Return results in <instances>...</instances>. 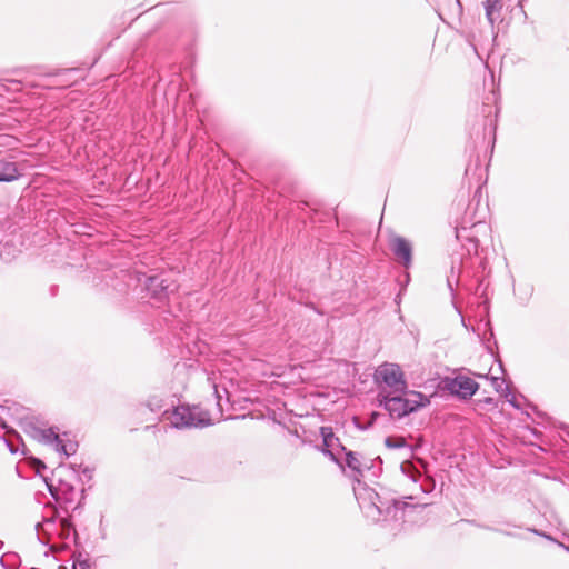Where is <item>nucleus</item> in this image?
I'll return each mask as SVG.
<instances>
[{"mask_svg":"<svg viewBox=\"0 0 569 569\" xmlns=\"http://www.w3.org/2000/svg\"><path fill=\"white\" fill-rule=\"evenodd\" d=\"M378 416H379L378 412H372L370 425L373 423V421L377 419Z\"/></svg>","mask_w":569,"mask_h":569,"instance_id":"nucleus-28","label":"nucleus"},{"mask_svg":"<svg viewBox=\"0 0 569 569\" xmlns=\"http://www.w3.org/2000/svg\"><path fill=\"white\" fill-rule=\"evenodd\" d=\"M163 415L177 429L203 428L212 423L209 413L197 406H178L172 411L166 410Z\"/></svg>","mask_w":569,"mask_h":569,"instance_id":"nucleus-2","label":"nucleus"},{"mask_svg":"<svg viewBox=\"0 0 569 569\" xmlns=\"http://www.w3.org/2000/svg\"><path fill=\"white\" fill-rule=\"evenodd\" d=\"M385 445L390 449H400L407 446L406 439L403 437H387L385 439Z\"/></svg>","mask_w":569,"mask_h":569,"instance_id":"nucleus-19","label":"nucleus"},{"mask_svg":"<svg viewBox=\"0 0 569 569\" xmlns=\"http://www.w3.org/2000/svg\"><path fill=\"white\" fill-rule=\"evenodd\" d=\"M320 435L322 437L323 449L322 452L327 455L332 461L339 466H343L341 453L347 451L332 431L331 427H321Z\"/></svg>","mask_w":569,"mask_h":569,"instance_id":"nucleus-8","label":"nucleus"},{"mask_svg":"<svg viewBox=\"0 0 569 569\" xmlns=\"http://www.w3.org/2000/svg\"><path fill=\"white\" fill-rule=\"evenodd\" d=\"M443 389L461 400L470 399L479 389V385L470 377L457 375L442 381Z\"/></svg>","mask_w":569,"mask_h":569,"instance_id":"nucleus-6","label":"nucleus"},{"mask_svg":"<svg viewBox=\"0 0 569 569\" xmlns=\"http://www.w3.org/2000/svg\"><path fill=\"white\" fill-rule=\"evenodd\" d=\"M491 401H492L491 398L486 399V402H491Z\"/></svg>","mask_w":569,"mask_h":569,"instance_id":"nucleus-29","label":"nucleus"},{"mask_svg":"<svg viewBox=\"0 0 569 569\" xmlns=\"http://www.w3.org/2000/svg\"><path fill=\"white\" fill-rule=\"evenodd\" d=\"M353 493L366 517L373 521L379 520L382 515L383 502L375 489L357 479Z\"/></svg>","mask_w":569,"mask_h":569,"instance_id":"nucleus-3","label":"nucleus"},{"mask_svg":"<svg viewBox=\"0 0 569 569\" xmlns=\"http://www.w3.org/2000/svg\"><path fill=\"white\" fill-rule=\"evenodd\" d=\"M47 487L52 498L63 505L66 510L76 502L78 491L68 481L59 480L57 485L47 482Z\"/></svg>","mask_w":569,"mask_h":569,"instance_id":"nucleus-9","label":"nucleus"},{"mask_svg":"<svg viewBox=\"0 0 569 569\" xmlns=\"http://www.w3.org/2000/svg\"><path fill=\"white\" fill-rule=\"evenodd\" d=\"M485 16L491 28L493 29L497 23L502 21V9L505 0H483L482 1Z\"/></svg>","mask_w":569,"mask_h":569,"instance_id":"nucleus-12","label":"nucleus"},{"mask_svg":"<svg viewBox=\"0 0 569 569\" xmlns=\"http://www.w3.org/2000/svg\"><path fill=\"white\" fill-rule=\"evenodd\" d=\"M528 530H529L530 532H532V533L537 535V536L543 537V538H545V539H547V540H550V541L556 542L559 547L563 548L566 551H568V552H569V547H568V546L563 545V543H562V542H560V541H557V540H556L553 537H551L550 535H548V533H546V532H543V531H540V530H538V529H535V528H529Z\"/></svg>","mask_w":569,"mask_h":569,"instance_id":"nucleus-21","label":"nucleus"},{"mask_svg":"<svg viewBox=\"0 0 569 569\" xmlns=\"http://www.w3.org/2000/svg\"><path fill=\"white\" fill-rule=\"evenodd\" d=\"M491 381H492V386H493L495 390L497 392L503 395L506 398H508V395L510 392H509L508 386H506V383H505V380L497 378V377H492Z\"/></svg>","mask_w":569,"mask_h":569,"instance_id":"nucleus-20","label":"nucleus"},{"mask_svg":"<svg viewBox=\"0 0 569 569\" xmlns=\"http://www.w3.org/2000/svg\"><path fill=\"white\" fill-rule=\"evenodd\" d=\"M489 529L495 531V532H499V533H502V535H506V536H509V537H518V535H516L513 532L503 531V530H499V529H495V528H489Z\"/></svg>","mask_w":569,"mask_h":569,"instance_id":"nucleus-24","label":"nucleus"},{"mask_svg":"<svg viewBox=\"0 0 569 569\" xmlns=\"http://www.w3.org/2000/svg\"><path fill=\"white\" fill-rule=\"evenodd\" d=\"M507 400L513 408H520V405L517 402L515 396H511L510 398L508 397Z\"/></svg>","mask_w":569,"mask_h":569,"instance_id":"nucleus-25","label":"nucleus"},{"mask_svg":"<svg viewBox=\"0 0 569 569\" xmlns=\"http://www.w3.org/2000/svg\"><path fill=\"white\" fill-rule=\"evenodd\" d=\"M54 450L69 457L76 452L77 443L71 440H63L60 438L59 443H57Z\"/></svg>","mask_w":569,"mask_h":569,"instance_id":"nucleus-17","label":"nucleus"},{"mask_svg":"<svg viewBox=\"0 0 569 569\" xmlns=\"http://www.w3.org/2000/svg\"><path fill=\"white\" fill-rule=\"evenodd\" d=\"M214 393H216V397H217V406L220 408V411H222L221 395H220V392H219L217 387L214 388Z\"/></svg>","mask_w":569,"mask_h":569,"instance_id":"nucleus-26","label":"nucleus"},{"mask_svg":"<svg viewBox=\"0 0 569 569\" xmlns=\"http://www.w3.org/2000/svg\"><path fill=\"white\" fill-rule=\"evenodd\" d=\"M58 537L61 540H68L72 533H74L73 525L67 517L59 518V531Z\"/></svg>","mask_w":569,"mask_h":569,"instance_id":"nucleus-16","label":"nucleus"},{"mask_svg":"<svg viewBox=\"0 0 569 569\" xmlns=\"http://www.w3.org/2000/svg\"><path fill=\"white\" fill-rule=\"evenodd\" d=\"M20 173L13 161L0 159V182H12L18 180Z\"/></svg>","mask_w":569,"mask_h":569,"instance_id":"nucleus-13","label":"nucleus"},{"mask_svg":"<svg viewBox=\"0 0 569 569\" xmlns=\"http://www.w3.org/2000/svg\"><path fill=\"white\" fill-rule=\"evenodd\" d=\"M377 378L390 388L389 392L407 393V382L401 368L396 363H383L377 369Z\"/></svg>","mask_w":569,"mask_h":569,"instance_id":"nucleus-5","label":"nucleus"},{"mask_svg":"<svg viewBox=\"0 0 569 569\" xmlns=\"http://www.w3.org/2000/svg\"><path fill=\"white\" fill-rule=\"evenodd\" d=\"M46 512L42 515V520L34 525V530L38 540L47 546L49 542L58 537L59 531V511L56 507L47 505Z\"/></svg>","mask_w":569,"mask_h":569,"instance_id":"nucleus-4","label":"nucleus"},{"mask_svg":"<svg viewBox=\"0 0 569 569\" xmlns=\"http://www.w3.org/2000/svg\"><path fill=\"white\" fill-rule=\"evenodd\" d=\"M345 463L351 470L355 479H359V476H362V462L353 451L345 452Z\"/></svg>","mask_w":569,"mask_h":569,"instance_id":"nucleus-15","label":"nucleus"},{"mask_svg":"<svg viewBox=\"0 0 569 569\" xmlns=\"http://www.w3.org/2000/svg\"><path fill=\"white\" fill-rule=\"evenodd\" d=\"M172 283L161 274L150 276L146 280V289L156 300L162 301L174 289L171 288Z\"/></svg>","mask_w":569,"mask_h":569,"instance_id":"nucleus-10","label":"nucleus"},{"mask_svg":"<svg viewBox=\"0 0 569 569\" xmlns=\"http://www.w3.org/2000/svg\"><path fill=\"white\" fill-rule=\"evenodd\" d=\"M73 569H92L90 563L87 560H78L73 565Z\"/></svg>","mask_w":569,"mask_h":569,"instance_id":"nucleus-23","label":"nucleus"},{"mask_svg":"<svg viewBox=\"0 0 569 569\" xmlns=\"http://www.w3.org/2000/svg\"><path fill=\"white\" fill-rule=\"evenodd\" d=\"M488 233L489 226L481 220L473 222L470 227L462 224L460 228L456 229L457 239L460 241H469L473 247L475 253L478 252V247L481 243V238L487 237Z\"/></svg>","mask_w":569,"mask_h":569,"instance_id":"nucleus-7","label":"nucleus"},{"mask_svg":"<svg viewBox=\"0 0 569 569\" xmlns=\"http://www.w3.org/2000/svg\"><path fill=\"white\" fill-rule=\"evenodd\" d=\"M33 437L37 438L40 442L46 445H51L56 448L57 443H59L60 436L58 435L54 428L40 429L34 428Z\"/></svg>","mask_w":569,"mask_h":569,"instance_id":"nucleus-14","label":"nucleus"},{"mask_svg":"<svg viewBox=\"0 0 569 569\" xmlns=\"http://www.w3.org/2000/svg\"><path fill=\"white\" fill-rule=\"evenodd\" d=\"M390 249L395 254L396 259L401 262L406 268L411 264L412 261V247L411 243L402 237H393L390 241Z\"/></svg>","mask_w":569,"mask_h":569,"instance_id":"nucleus-11","label":"nucleus"},{"mask_svg":"<svg viewBox=\"0 0 569 569\" xmlns=\"http://www.w3.org/2000/svg\"><path fill=\"white\" fill-rule=\"evenodd\" d=\"M18 140L14 137L8 134H0V147H9L12 148L17 144Z\"/></svg>","mask_w":569,"mask_h":569,"instance_id":"nucleus-22","label":"nucleus"},{"mask_svg":"<svg viewBox=\"0 0 569 569\" xmlns=\"http://www.w3.org/2000/svg\"><path fill=\"white\" fill-rule=\"evenodd\" d=\"M146 406L152 411L158 412L163 408V399L157 395H151L146 401Z\"/></svg>","mask_w":569,"mask_h":569,"instance_id":"nucleus-18","label":"nucleus"},{"mask_svg":"<svg viewBox=\"0 0 569 569\" xmlns=\"http://www.w3.org/2000/svg\"><path fill=\"white\" fill-rule=\"evenodd\" d=\"M455 6L457 9V12L460 14L462 12V7L459 0H455Z\"/></svg>","mask_w":569,"mask_h":569,"instance_id":"nucleus-27","label":"nucleus"},{"mask_svg":"<svg viewBox=\"0 0 569 569\" xmlns=\"http://www.w3.org/2000/svg\"><path fill=\"white\" fill-rule=\"evenodd\" d=\"M402 395L387 391H380L378 395L380 406L389 412L391 418L401 419L429 405V399L421 392L411 391L408 398H403Z\"/></svg>","mask_w":569,"mask_h":569,"instance_id":"nucleus-1","label":"nucleus"}]
</instances>
